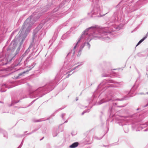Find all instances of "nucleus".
I'll return each mask as SVG.
<instances>
[{
	"instance_id": "nucleus-3",
	"label": "nucleus",
	"mask_w": 148,
	"mask_h": 148,
	"mask_svg": "<svg viewBox=\"0 0 148 148\" xmlns=\"http://www.w3.org/2000/svg\"><path fill=\"white\" fill-rule=\"evenodd\" d=\"M78 143L77 142L74 143L70 146V147L71 148H74L78 146Z\"/></svg>"
},
{
	"instance_id": "nucleus-2",
	"label": "nucleus",
	"mask_w": 148,
	"mask_h": 148,
	"mask_svg": "<svg viewBox=\"0 0 148 148\" xmlns=\"http://www.w3.org/2000/svg\"><path fill=\"white\" fill-rule=\"evenodd\" d=\"M17 46V43L15 40H13L11 42L10 45L8 48V50H11L12 51H14L16 49Z\"/></svg>"
},
{
	"instance_id": "nucleus-1",
	"label": "nucleus",
	"mask_w": 148,
	"mask_h": 148,
	"mask_svg": "<svg viewBox=\"0 0 148 148\" xmlns=\"http://www.w3.org/2000/svg\"><path fill=\"white\" fill-rule=\"evenodd\" d=\"M31 21V17L29 18L24 22L23 25L22 26L21 29L18 33V36L17 37L18 38L19 37L22 39L23 40V38L25 37L26 34L28 33L30 30V28L32 25Z\"/></svg>"
},
{
	"instance_id": "nucleus-5",
	"label": "nucleus",
	"mask_w": 148,
	"mask_h": 148,
	"mask_svg": "<svg viewBox=\"0 0 148 148\" xmlns=\"http://www.w3.org/2000/svg\"><path fill=\"white\" fill-rule=\"evenodd\" d=\"M70 76V75L68 74V75H67V77H68Z\"/></svg>"
},
{
	"instance_id": "nucleus-4",
	"label": "nucleus",
	"mask_w": 148,
	"mask_h": 148,
	"mask_svg": "<svg viewBox=\"0 0 148 148\" xmlns=\"http://www.w3.org/2000/svg\"><path fill=\"white\" fill-rule=\"evenodd\" d=\"M147 37V36L144 37L143 38L141 39L138 43L136 46H138L139 44H140Z\"/></svg>"
}]
</instances>
